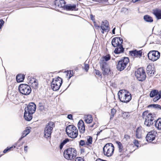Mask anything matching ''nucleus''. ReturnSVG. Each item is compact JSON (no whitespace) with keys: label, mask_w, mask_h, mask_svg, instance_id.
I'll use <instances>...</instances> for the list:
<instances>
[{"label":"nucleus","mask_w":161,"mask_h":161,"mask_svg":"<svg viewBox=\"0 0 161 161\" xmlns=\"http://www.w3.org/2000/svg\"><path fill=\"white\" fill-rule=\"evenodd\" d=\"M4 23V21L2 19H0V28H2Z\"/></svg>","instance_id":"nucleus-47"},{"label":"nucleus","mask_w":161,"mask_h":161,"mask_svg":"<svg viewBox=\"0 0 161 161\" xmlns=\"http://www.w3.org/2000/svg\"><path fill=\"white\" fill-rule=\"evenodd\" d=\"M124 137L126 141H128L130 139V136L129 135L126 134L125 135Z\"/></svg>","instance_id":"nucleus-49"},{"label":"nucleus","mask_w":161,"mask_h":161,"mask_svg":"<svg viewBox=\"0 0 161 161\" xmlns=\"http://www.w3.org/2000/svg\"><path fill=\"white\" fill-rule=\"evenodd\" d=\"M157 134V132L154 131H151L149 132L146 138L147 141L149 142H152L155 139Z\"/></svg>","instance_id":"nucleus-16"},{"label":"nucleus","mask_w":161,"mask_h":161,"mask_svg":"<svg viewBox=\"0 0 161 161\" xmlns=\"http://www.w3.org/2000/svg\"><path fill=\"white\" fill-rule=\"evenodd\" d=\"M150 96L151 97H155L153 99L154 102H156L161 98V91L154 89L151 91Z\"/></svg>","instance_id":"nucleus-13"},{"label":"nucleus","mask_w":161,"mask_h":161,"mask_svg":"<svg viewBox=\"0 0 161 161\" xmlns=\"http://www.w3.org/2000/svg\"><path fill=\"white\" fill-rule=\"evenodd\" d=\"M66 131L68 136L72 138H75L78 136V130L73 125H69L66 127Z\"/></svg>","instance_id":"nucleus-3"},{"label":"nucleus","mask_w":161,"mask_h":161,"mask_svg":"<svg viewBox=\"0 0 161 161\" xmlns=\"http://www.w3.org/2000/svg\"><path fill=\"white\" fill-rule=\"evenodd\" d=\"M103 58L105 61H107L110 59V56L109 54L107 55L104 57Z\"/></svg>","instance_id":"nucleus-41"},{"label":"nucleus","mask_w":161,"mask_h":161,"mask_svg":"<svg viewBox=\"0 0 161 161\" xmlns=\"http://www.w3.org/2000/svg\"><path fill=\"white\" fill-rule=\"evenodd\" d=\"M135 75L137 79L140 81H143L146 78V74L143 68L137 69L135 72Z\"/></svg>","instance_id":"nucleus-9"},{"label":"nucleus","mask_w":161,"mask_h":161,"mask_svg":"<svg viewBox=\"0 0 161 161\" xmlns=\"http://www.w3.org/2000/svg\"><path fill=\"white\" fill-rule=\"evenodd\" d=\"M15 147H16V146H13L10 147H8V148L9 149L8 150H9V151L12 150L13 149L15 148Z\"/></svg>","instance_id":"nucleus-50"},{"label":"nucleus","mask_w":161,"mask_h":161,"mask_svg":"<svg viewBox=\"0 0 161 161\" xmlns=\"http://www.w3.org/2000/svg\"><path fill=\"white\" fill-rule=\"evenodd\" d=\"M123 42V40L122 38L119 37H116L112 39L111 43L112 45L114 47L122 45V44Z\"/></svg>","instance_id":"nucleus-17"},{"label":"nucleus","mask_w":161,"mask_h":161,"mask_svg":"<svg viewBox=\"0 0 161 161\" xmlns=\"http://www.w3.org/2000/svg\"><path fill=\"white\" fill-rule=\"evenodd\" d=\"M73 116L71 114H68L67 115V118L70 119H72Z\"/></svg>","instance_id":"nucleus-51"},{"label":"nucleus","mask_w":161,"mask_h":161,"mask_svg":"<svg viewBox=\"0 0 161 161\" xmlns=\"http://www.w3.org/2000/svg\"><path fill=\"white\" fill-rule=\"evenodd\" d=\"M30 132V129H27L25 130L22 133V136L19 139L17 142V143L19 142L24 137L28 135Z\"/></svg>","instance_id":"nucleus-24"},{"label":"nucleus","mask_w":161,"mask_h":161,"mask_svg":"<svg viewBox=\"0 0 161 161\" xmlns=\"http://www.w3.org/2000/svg\"><path fill=\"white\" fill-rule=\"evenodd\" d=\"M145 121L144 122V124L146 126L148 127H150L152 125H153V122H150V120L147 119H145Z\"/></svg>","instance_id":"nucleus-34"},{"label":"nucleus","mask_w":161,"mask_h":161,"mask_svg":"<svg viewBox=\"0 0 161 161\" xmlns=\"http://www.w3.org/2000/svg\"><path fill=\"white\" fill-rule=\"evenodd\" d=\"M64 9L66 10L71 11L78 10V8H76L75 4H67L65 5Z\"/></svg>","instance_id":"nucleus-18"},{"label":"nucleus","mask_w":161,"mask_h":161,"mask_svg":"<svg viewBox=\"0 0 161 161\" xmlns=\"http://www.w3.org/2000/svg\"><path fill=\"white\" fill-rule=\"evenodd\" d=\"M78 126L80 133H84L85 130V126L84 122L82 120H79L78 124Z\"/></svg>","instance_id":"nucleus-20"},{"label":"nucleus","mask_w":161,"mask_h":161,"mask_svg":"<svg viewBox=\"0 0 161 161\" xmlns=\"http://www.w3.org/2000/svg\"><path fill=\"white\" fill-rule=\"evenodd\" d=\"M116 143L119 148V152L121 154L126 152V149H125V148L123 149L122 144L120 142L117 141L116 142Z\"/></svg>","instance_id":"nucleus-23"},{"label":"nucleus","mask_w":161,"mask_h":161,"mask_svg":"<svg viewBox=\"0 0 161 161\" xmlns=\"http://www.w3.org/2000/svg\"><path fill=\"white\" fill-rule=\"evenodd\" d=\"M129 114L127 112H125L123 114V115H124L125 116H126V117L128 116V114Z\"/></svg>","instance_id":"nucleus-55"},{"label":"nucleus","mask_w":161,"mask_h":161,"mask_svg":"<svg viewBox=\"0 0 161 161\" xmlns=\"http://www.w3.org/2000/svg\"><path fill=\"white\" fill-rule=\"evenodd\" d=\"M115 27L112 30V32L113 34H115Z\"/></svg>","instance_id":"nucleus-56"},{"label":"nucleus","mask_w":161,"mask_h":161,"mask_svg":"<svg viewBox=\"0 0 161 161\" xmlns=\"http://www.w3.org/2000/svg\"><path fill=\"white\" fill-rule=\"evenodd\" d=\"M77 155L76 149L74 148L69 147L64 152V158L69 160H71L76 158Z\"/></svg>","instance_id":"nucleus-2"},{"label":"nucleus","mask_w":161,"mask_h":161,"mask_svg":"<svg viewBox=\"0 0 161 161\" xmlns=\"http://www.w3.org/2000/svg\"><path fill=\"white\" fill-rule=\"evenodd\" d=\"M121 12L125 14H128V9L125 8H121Z\"/></svg>","instance_id":"nucleus-40"},{"label":"nucleus","mask_w":161,"mask_h":161,"mask_svg":"<svg viewBox=\"0 0 161 161\" xmlns=\"http://www.w3.org/2000/svg\"><path fill=\"white\" fill-rule=\"evenodd\" d=\"M8 149H9L8 148V147L6 148L3 151V153H6L7 152L9 151Z\"/></svg>","instance_id":"nucleus-53"},{"label":"nucleus","mask_w":161,"mask_h":161,"mask_svg":"<svg viewBox=\"0 0 161 161\" xmlns=\"http://www.w3.org/2000/svg\"><path fill=\"white\" fill-rule=\"evenodd\" d=\"M75 161H85L81 157H78L76 158Z\"/></svg>","instance_id":"nucleus-48"},{"label":"nucleus","mask_w":161,"mask_h":161,"mask_svg":"<svg viewBox=\"0 0 161 161\" xmlns=\"http://www.w3.org/2000/svg\"><path fill=\"white\" fill-rule=\"evenodd\" d=\"M69 141L68 138H66L60 144L59 147L60 150H62L63 146Z\"/></svg>","instance_id":"nucleus-32"},{"label":"nucleus","mask_w":161,"mask_h":161,"mask_svg":"<svg viewBox=\"0 0 161 161\" xmlns=\"http://www.w3.org/2000/svg\"><path fill=\"white\" fill-rule=\"evenodd\" d=\"M89 66L88 64L85 63L84 64V69L86 71H87L89 69Z\"/></svg>","instance_id":"nucleus-46"},{"label":"nucleus","mask_w":161,"mask_h":161,"mask_svg":"<svg viewBox=\"0 0 161 161\" xmlns=\"http://www.w3.org/2000/svg\"><path fill=\"white\" fill-rule=\"evenodd\" d=\"M153 14L157 19H161V10L157 9L153 12Z\"/></svg>","instance_id":"nucleus-28"},{"label":"nucleus","mask_w":161,"mask_h":161,"mask_svg":"<svg viewBox=\"0 0 161 161\" xmlns=\"http://www.w3.org/2000/svg\"><path fill=\"white\" fill-rule=\"evenodd\" d=\"M97 125H96L95 126H94V127L95 128V127H97Z\"/></svg>","instance_id":"nucleus-60"},{"label":"nucleus","mask_w":161,"mask_h":161,"mask_svg":"<svg viewBox=\"0 0 161 161\" xmlns=\"http://www.w3.org/2000/svg\"><path fill=\"white\" fill-rule=\"evenodd\" d=\"M116 48L114 51V53L116 54H119L123 53L124 52L125 48L123 45L118 46L115 47Z\"/></svg>","instance_id":"nucleus-21"},{"label":"nucleus","mask_w":161,"mask_h":161,"mask_svg":"<svg viewBox=\"0 0 161 161\" xmlns=\"http://www.w3.org/2000/svg\"><path fill=\"white\" fill-rule=\"evenodd\" d=\"M94 25L96 27L99 28L101 27L102 29L101 33L102 34H104V32L108 33L109 31V23L106 20H104L102 22L101 25L100 26L96 25L95 21L94 22Z\"/></svg>","instance_id":"nucleus-10"},{"label":"nucleus","mask_w":161,"mask_h":161,"mask_svg":"<svg viewBox=\"0 0 161 161\" xmlns=\"http://www.w3.org/2000/svg\"><path fill=\"white\" fill-rule=\"evenodd\" d=\"M116 112V110L114 109H112L111 111V114L110 115V119H111L113 118L114 115L115 114Z\"/></svg>","instance_id":"nucleus-38"},{"label":"nucleus","mask_w":161,"mask_h":161,"mask_svg":"<svg viewBox=\"0 0 161 161\" xmlns=\"http://www.w3.org/2000/svg\"><path fill=\"white\" fill-rule=\"evenodd\" d=\"M1 156H2V155H0V157H1Z\"/></svg>","instance_id":"nucleus-62"},{"label":"nucleus","mask_w":161,"mask_h":161,"mask_svg":"<svg viewBox=\"0 0 161 161\" xmlns=\"http://www.w3.org/2000/svg\"><path fill=\"white\" fill-rule=\"evenodd\" d=\"M24 78V75L22 74H19L17 75L16 77V80L18 82L23 81Z\"/></svg>","instance_id":"nucleus-29"},{"label":"nucleus","mask_w":161,"mask_h":161,"mask_svg":"<svg viewBox=\"0 0 161 161\" xmlns=\"http://www.w3.org/2000/svg\"><path fill=\"white\" fill-rule=\"evenodd\" d=\"M142 50H135L130 52V55L135 57H139L142 56Z\"/></svg>","instance_id":"nucleus-19"},{"label":"nucleus","mask_w":161,"mask_h":161,"mask_svg":"<svg viewBox=\"0 0 161 161\" xmlns=\"http://www.w3.org/2000/svg\"><path fill=\"white\" fill-rule=\"evenodd\" d=\"M36 109V106L34 103H31L25 109V112L31 114H34Z\"/></svg>","instance_id":"nucleus-15"},{"label":"nucleus","mask_w":161,"mask_h":161,"mask_svg":"<svg viewBox=\"0 0 161 161\" xmlns=\"http://www.w3.org/2000/svg\"><path fill=\"white\" fill-rule=\"evenodd\" d=\"M100 133V132H99L97 133V134H98V133Z\"/></svg>","instance_id":"nucleus-61"},{"label":"nucleus","mask_w":161,"mask_h":161,"mask_svg":"<svg viewBox=\"0 0 161 161\" xmlns=\"http://www.w3.org/2000/svg\"><path fill=\"white\" fill-rule=\"evenodd\" d=\"M66 72L67 73V74H66V77H67L68 78L69 77V74H68V71Z\"/></svg>","instance_id":"nucleus-59"},{"label":"nucleus","mask_w":161,"mask_h":161,"mask_svg":"<svg viewBox=\"0 0 161 161\" xmlns=\"http://www.w3.org/2000/svg\"><path fill=\"white\" fill-rule=\"evenodd\" d=\"M68 74H69V77H68V80H69L70 78L73 75V71L71 70H68Z\"/></svg>","instance_id":"nucleus-43"},{"label":"nucleus","mask_w":161,"mask_h":161,"mask_svg":"<svg viewBox=\"0 0 161 161\" xmlns=\"http://www.w3.org/2000/svg\"><path fill=\"white\" fill-rule=\"evenodd\" d=\"M133 143L134 145H135L137 148L139 147V142L138 140H134L133 141Z\"/></svg>","instance_id":"nucleus-44"},{"label":"nucleus","mask_w":161,"mask_h":161,"mask_svg":"<svg viewBox=\"0 0 161 161\" xmlns=\"http://www.w3.org/2000/svg\"><path fill=\"white\" fill-rule=\"evenodd\" d=\"M93 120L92 116L91 115H88L87 116L85 119V122L88 124L92 123Z\"/></svg>","instance_id":"nucleus-31"},{"label":"nucleus","mask_w":161,"mask_h":161,"mask_svg":"<svg viewBox=\"0 0 161 161\" xmlns=\"http://www.w3.org/2000/svg\"><path fill=\"white\" fill-rule=\"evenodd\" d=\"M152 107L154 108H155L157 109H161V106L160 105L158 104H151L150 105L148 106V107Z\"/></svg>","instance_id":"nucleus-36"},{"label":"nucleus","mask_w":161,"mask_h":161,"mask_svg":"<svg viewBox=\"0 0 161 161\" xmlns=\"http://www.w3.org/2000/svg\"><path fill=\"white\" fill-rule=\"evenodd\" d=\"M154 72H155V71H154L153 69V70L152 69L151 72H150V73L149 74H153H153H154Z\"/></svg>","instance_id":"nucleus-57"},{"label":"nucleus","mask_w":161,"mask_h":161,"mask_svg":"<svg viewBox=\"0 0 161 161\" xmlns=\"http://www.w3.org/2000/svg\"><path fill=\"white\" fill-rule=\"evenodd\" d=\"M108 0H98V2L103 4H106L107 3Z\"/></svg>","instance_id":"nucleus-45"},{"label":"nucleus","mask_w":161,"mask_h":161,"mask_svg":"<svg viewBox=\"0 0 161 161\" xmlns=\"http://www.w3.org/2000/svg\"><path fill=\"white\" fill-rule=\"evenodd\" d=\"M129 62V58L128 57H124L118 61L116 65L118 70L121 71L125 68L127 64Z\"/></svg>","instance_id":"nucleus-7"},{"label":"nucleus","mask_w":161,"mask_h":161,"mask_svg":"<svg viewBox=\"0 0 161 161\" xmlns=\"http://www.w3.org/2000/svg\"><path fill=\"white\" fill-rule=\"evenodd\" d=\"M114 151V147L111 143H108L105 145L103 148V153L104 154L109 157L113 154Z\"/></svg>","instance_id":"nucleus-4"},{"label":"nucleus","mask_w":161,"mask_h":161,"mask_svg":"<svg viewBox=\"0 0 161 161\" xmlns=\"http://www.w3.org/2000/svg\"><path fill=\"white\" fill-rule=\"evenodd\" d=\"M92 138L91 136H88V138H87V142H86L87 145L92 144Z\"/></svg>","instance_id":"nucleus-37"},{"label":"nucleus","mask_w":161,"mask_h":161,"mask_svg":"<svg viewBox=\"0 0 161 161\" xmlns=\"http://www.w3.org/2000/svg\"><path fill=\"white\" fill-rule=\"evenodd\" d=\"M155 123V127L158 130H161V118L156 119Z\"/></svg>","instance_id":"nucleus-26"},{"label":"nucleus","mask_w":161,"mask_h":161,"mask_svg":"<svg viewBox=\"0 0 161 161\" xmlns=\"http://www.w3.org/2000/svg\"><path fill=\"white\" fill-rule=\"evenodd\" d=\"M95 74H96V75H100L101 73L99 70L95 69Z\"/></svg>","instance_id":"nucleus-52"},{"label":"nucleus","mask_w":161,"mask_h":161,"mask_svg":"<svg viewBox=\"0 0 161 161\" xmlns=\"http://www.w3.org/2000/svg\"><path fill=\"white\" fill-rule=\"evenodd\" d=\"M144 20L147 22H152L153 21V18L148 15H146L143 17Z\"/></svg>","instance_id":"nucleus-30"},{"label":"nucleus","mask_w":161,"mask_h":161,"mask_svg":"<svg viewBox=\"0 0 161 161\" xmlns=\"http://www.w3.org/2000/svg\"><path fill=\"white\" fill-rule=\"evenodd\" d=\"M142 129V127H138L136 129V136L137 138L140 139L141 138Z\"/></svg>","instance_id":"nucleus-27"},{"label":"nucleus","mask_w":161,"mask_h":161,"mask_svg":"<svg viewBox=\"0 0 161 161\" xmlns=\"http://www.w3.org/2000/svg\"><path fill=\"white\" fill-rule=\"evenodd\" d=\"M32 114H31L25 111L24 118L25 120L27 121H30L32 118Z\"/></svg>","instance_id":"nucleus-25"},{"label":"nucleus","mask_w":161,"mask_h":161,"mask_svg":"<svg viewBox=\"0 0 161 161\" xmlns=\"http://www.w3.org/2000/svg\"><path fill=\"white\" fill-rule=\"evenodd\" d=\"M20 93L25 95H29L31 92V87L26 84H21L18 87Z\"/></svg>","instance_id":"nucleus-8"},{"label":"nucleus","mask_w":161,"mask_h":161,"mask_svg":"<svg viewBox=\"0 0 161 161\" xmlns=\"http://www.w3.org/2000/svg\"><path fill=\"white\" fill-rule=\"evenodd\" d=\"M31 86L34 88L36 89L38 88V83L37 80L35 79L31 84Z\"/></svg>","instance_id":"nucleus-35"},{"label":"nucleus","mask_w":161,"mask_h":161,"mask_svg":"<svg viewBox=\"0 0 161 161\" xmlns=\"http://www.w3.org/2000/svg\"><path fill=\"white\" fill-rule=\"evenodd\" d=\"M27 148H28V146H24V151L26 152H27Z\"/></svg>","instance_id":"nucleus-54"},{"label":"nucleus","mask_w":161,"mask_h":161,"mask_svg":"<svg viewBox=\"0 0 161 161\" xmlns=\"http://www.w3.org/2000/svg\"><path fill=\"white\" fill-rule=\"evenodd\" d=\"M142 117L144 119H148L150 120V122H153V123L155 122L157 119L155 114L154 113L153 114L149 113L148 110L146 111L143 113Z\"/></svg>","instance_id":"nucleus-11"},{"label":"nucleus","mask_w":161,"mask_h":161,"mask_svg":"<svg viewBox=\"0 0 161 161\" xmlns=\"http://www.w3.org/2000/svg\"><path fill=\"white\" fill-rule=\"evenodd\" d=\"M160 53L157 51H150L148 54V57L149 60L153 61H156L160 57Z\"/></svg>","instance_id":"nucleus-12"},{"label":"nucleus","mask_w":161,"mask_h":161,"mask_svg":"<svg viewBox=\"0 0 161 161\" xmlns=\"http://www.w3.org/2000/svg\"><path fill=\"white\" fill-rule=\"evenodd\" d=\"M118 95L120 101L123 103H128L132 98L131 94L125 90H120Z\"/></svg>","instance_id":"nucleus-1"},{"label":"nucleus","mask_w":161,"mask_h":161,"mask_svg":"<svg viewBox=\"0 0 161 161\" xmlns=\"http://www.w3.org/2000/svg\"><path fill=\"white\" fill-rule=\"evenodd\" d=\"M44 103L42 102H40L38 103V109L40 111L45 110V108L44 105Z\"/></svg>","instance_id":"nucleus-33"},{"label":"nucleus","mask_w":161,"mask_h":161,"mask_svg":"<svg viewBox=\"0 0 161 161\" xmlns=\"http://www.w3.org/2000/svg\"><path fill=\"white\" fill-rule=\"evenodd\" d=\"M66 2L64 0H56L55 1V5L60 8H64L65 6Z\"/></svg>","instance_id":"nucleus-22"},{"label":"nucleus","mask_w":161,"mask_h":161,"mask_svg":"<svg viewBox=\"0 0 161 161\" xmlns=\"http://www.w3.org/2000/svg\"><path fill=\"white\" fill-rule=\"evenodd\" d=\"M100 66L103 71V75H108L110 70L107 63L105 62H103L100 64Z\"/></svg>","instance_id":"nucleus-14"},{"label":"nucleus","mask_w":161,"mask_h":161,"mask_svg":"<svg viewBox=\"0 0 161 161\" xmlns=\"http://www.w3.org/2000/svg\"><path fill=\"white\" fill-rule=\"evenodd\" d=\"M1 28H0V30L1 29Z\"/></svg>","instance_id":"nucleus-63"},{"label":"nucleus","mask_w":161,"mask_h":161,"mask_svg":"<svg viewBox=\"0 0 161 161\" xmlns=\"http://www.w3.org/2000/svg\"><path fill=\"white\" fill-rule=\"evenodd\" d=\"M63 83V80L58 76L54 79H53L51 84V87L54 91L59 90Z\"/></svg>","instance_id":"nucleus-6"},{"label":"nucleus","mask_w":161,"mask_h":161,"mask_svg":"<svg viewBox=\"0 0 161 161\" xmlns=\"http://www.w3.org/2000/svg\"><path fill=\"white\" fill-rule=\"evenodd\" d=\"M152 69V67L151 65H148L147 68V74H149Z\"/></svg>","instance_id":"nucleus-39"},{"label":"nucleus","mask_w":161,"mask_h":161,"mask_svg":"<svg viewBox=\"0 0 161 161\" xmlns=\"http://www.w3.org/2000/svg\"><path fill=\"white\" fill-rule=\"evenodd\" d=\"M86 143L85 141L81 140L79 142V145L80 146H84L86 145Z\"/></svg>","instance_id":"nucleus-42"},{"label":"nucleus","mask_w":161,"mask_h":161,"mask_svg":"<svg viewBox=\"0 0 161 161\" xmlns=\"http://www.w3.org/2000/svg\"><path fill=\"white\" fill-rule=\"evenodd\" d=\"M95 125V123H94L92 125H90V126L91 127H93Z\"/></svg>","instance_id":"nucleus-58"},{"label":"nucleus","mask_w":161,"mask_h":161,"mask_svg":"<svg viewBox=\"0 0 161 161\" xmlns=\"http://www.w3.org/2000/svg\"><path fill=\"white\" fill-rule=\"evenodd\" d=\"M54 126V123L52 121H50L47 124L44 128V137L45 138H50Z\"/></svg>","instance_id":"nucleus-5"}]
</instances>
